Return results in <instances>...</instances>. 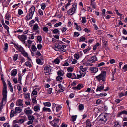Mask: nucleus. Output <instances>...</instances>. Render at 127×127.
Masks as SVG:
<instances>
[{
    "instance_id": "3c124183",
    "label": "nucleus",
    "mask_w": 127,
    "mask_h": 127,
    "mask_svg": "<svg viewBox=\"0 0 127 127\" xmlns=\"http://www.w3.org/2000/svg\"><path fill=\"white\" fill-rule=\"evenodd\" d=\"M25 120V119H22L18 120V124H21L24 123Z\"/></svg>"
},
{
    "instance_id": "f8f14e48",
    "label": "nucleus",
    "mask_w": 127,
    "mask_h": 127,
    "mask_svg": "<svg viewBox=\"0 0 127 127\" xmlns=\"http://www.w3.org/2000/svg\"><path fill=\"white\" fill-rule=\"evenodd\" d=\"M50 67V66L45 67L44 69V73L46 74V75H48L49 74L51 70Z\"/></svg>"
},
{
    "instance_id": "4468645a",
    "label": "nucleus",
    "mask_w": 127,
    "mask_h": 127,
    "mask_svg": "<svg viewBox=\"0 0 127 127\" xmlns=\"http://www.w3.org/2000/svg\"><path fill=\"white\" fill-rule=\"evenodd\" d=\"M61 45H60L59 43H55V46L54 49L56 51H58L61 50Z\"/></svg>"
},
{
    "instance_id": "412c9836",
    "label": "nucleus",
    "mask_w": 127,
    "mask_h": 127,
    "mask_svg": "<svg viewBox=\"0 0 127 127\" xmlns=\"http://www.w3.org/2000/svg\"><path fill=\"white\" fill-rule=\"evenodd\" d=\"M104 88V85H101L99 87L97 86V88L96 89V92L98 91H101V90H103Z\"/></svg>"
},
{
    "instance_id": "774afa93",
    "label": "nucleus",
    "mask_w": 127,
    "mask_h": 127,
    "mask_svg": "<svg viewBox=\"0 0 127 127\" xmlns=\"http://www.w3.org/2000/svg\"><path fill=\"white\" fill-rule=\"evenodd\" d=\"M67 70L68 72H71L73 71V68L71 67H68L67 69Z\"/></svg>"
},
{
    "instance_id": "c85d7f7f",
    "label": "nucleus",
    "mask_w": 127,
    "mask_h": 127,
    "mask_svg": "<svg viewBox=\"0 0 127 127\" xmlns=\"http://www.w3.org/2000/svg\"><path fill=\"white\" fill-rule=\"evenodd\" d=\"M34 110L35 111H37L40 110V106L38 105H37L34 107L33 108Z\"/></svg>"
},
{
    "instance_id": "2f4dec72",
    "label": "nucleus",
    "mask_w": 127,
    "mask_h": 127,
    "mask_svg": "<svg viewBox=\"0 0 127 127\" xmlns=\"http://www.w3.org/2000/svg\"><path fill=\"white\" fill-rule=\"evenodd\" d=\"M61 51L62 52H65V50L64 49V48H66V46L65 45H64L62 46L61 45Z\"/></svg>"
},
{
    "instance_id": "e433bc0d",
    "label": "nucleus",
    "mask_w": 127,
    "mask_h": 127,
    "mask_svg": "<svg viewBox=\"0 0 127 127\" xmlns=\"http://www.w3.org/2000/svg\"><path fill=\"white\" fill-rule=\"evenodd\" d=\"M36 61L38 64L42 65L43 64L41 60L39 59L38 58L36 59Z\"/></svg>"
},
{
    "instance_id": "e2e57ef3",
    "label": "nucleus",
    "mask_w": 127,
    "mask_h": 127,
    "mask_svg": "<svg viewBox=\"0 0 127 127\" xmlns=\"http://www.w3.org/2000/svg\"><path fill=\"white\" fill-rule=\"evenodd\" d=\"M57 80L58 81H59L62 80L63 78L60 76H58L56 78Z\"/></svg>"
},
{
    "instance_id": "052dcab7",
    "label": "nucleus",
    "mask_w": 127,
    "mask_h": 127,
    "mask_svg": "<svg viewBox=\"0 0 127 127\" xmlns=\"http://www.w3.org/2000/svg\"><path fill=\"white\" fill-rule=\"evenodd\" d=\"M74 57L77 59H78L79 57V54L78 53L75 54L74 55Z\"/></svg>"
},
{
    "instance_id": "79ce46f5",
    "label": "nucleus",
    "mask_w": 127,
    "mask_h": 127,
    "mask_svg": "<svg viewBox=\"0 0 127 127\" xmlns=\"http://www.w3.org/2000/svg\"><path fill=\"white\" fill-rule=\"evenodd\" d=\"M60 61V60H59L58 58H57L54 60V63L57 64H59Z\"/></svg>"
},
{
    "instance_id": "4c0bfd02",
    "label": "nucleus",
    "mask_w": 127,
    "mask_h": 127,
    "mask_svg": "<svg viewBox=\"0 0 127 127\" xmlns=\"http://www.w3.org/2000/svg\"><path fill=\"white\" fill-rule=\"evenodd\" d=\"M91 5L92 7L94 9H95L96 8V4L95 2H91Z\"/></svg>"
},
{
    "instance_id": "680f3d73",
    "label": "nucleus",
    "mask_w": 127,
    "mask_h": 127,
    "mask_svg": "<svg viewBox=\"0 0 127 127\" xmlns=\"http://www.w3.org/2000/svg\"><path fill=\"white\" fill-rule=\"evenodd\" d=\"M85 40V38L84 37H80V39L79 40V42L84 41Z\"/></svg>"
},
{
    "instance_id": "cd10ccee",
    "label": "nucleus",
    "mask_w": 127,
    "mask_h": 127,
    "mask_svg": "<svg viewBox=\"0 0 127 127\" xmlns=\"http://www.w3.org/2000/svg\"><path fill=\"white\" fill-rule=\"evenodd\" d=\"M122 114H125L127 115V111L123 110L121 112H119L118 114V115L119 116Z\"/></svg>"
},
{
    "instance_id": "2eb2a0df",
    "label": "nucleus",
    "mask_w": 127,
    "mask_h": 127,
    "mask_svg": "<svg viewBox=\"0 0 127 127\" xmlns=\"http://www.w3.org/2000/svg\"><path fill=\"white\" fill-rule=\"evenodd\" d=\"M83 87V85L82 84H79L77 86L73 87L72 89L75 90H80Z\"/></svg>"
},
{
    "instance_id": "9d476101",
    "label": "nucleus",
    "mask_w": 127,
    "mask_h": 127,
    "mask_svg": "<svg viewBox=\"0 0 127 127\" xmlns=\"http://www.w3.org/2000/svg\"><path fill=\"white\" fill-rule=\"evenodd\" d=\"M14 47L15 48L22 53L25 50L23 48L22 46L18 45L15 44L14 45Z\"/></svg>"
},
{
    "instance_id": "dca6fc26",
    "label": "nucleus",
    "mask_w": 127,
    "mask_h": 127,
    "mask_svg": "<svg viewBox=\"0 0 127 127\" xmlns=\"http://www.w3.org/2000/svg\"><path fill=\"white\" fill-rule=\"evenodd\" d=\"M86 126L85 127H91L92 126L91 124L89 119H87L86 122Z\"/></svg>"
},
{
    "instance_id": "de8ad7c7",
    "label": "nucleus",
    "mask_w": 127,
    "mask_h": 127,
    "mask_svg": "<svg viewBox=\"0 0 127 127\" xmlns=\"http://www.w3.org/2000/svg\"><path fill=\"white\" fill-rule=\"evenodd\" d=\"M32 102L35 104H36L37 103V101L36 99V98L35 97L32 98Z\"/></svg>"
},
{
    "instance_id": "20e7f679",
    "label": "nucleus",
    "mask_w": 127,
    "mask_h": 127,
    "mask_svg": "<svg viewBox=\"0 0 127 127\" xmlns=\"http://www.w3.org/2000/svg\"><path fill=\"white\" fill-rule=\"evenodd\" d=\"M2 96L3 98L2 99L1 103H0V112L1 111V109L3 108V106H4L6 102L7 96L5 95Z\"/></svg>"
},
{
    "instance_id": "bb28decb",
    "label": "nucleus",
    "mask_w": 127,
    "mask_h": 127,
    "mask_svg": "<svg viewBox=\"0 0 127 127\" xmlns=\"http://www.w3.org/2000/svg\"><path fill=\"white\" fill-rule=\"evenodd\" d=\"M33 29L34 31H36L39 29V27L37 23H35L34 24L33 27Z\"/></svg>"
},
{
    "instance_id": "a19ab883",
    "label": "nucleus",
    "mask_w": 127,
    "mask_h": 127,
    "mask_svg": "<svg viewBox=\"0 0 127 127\" xmlns=\"http://www.w3.org/2000/svg\"><path fill=\"white\" fill-rule=\"evenodd\" d=\"M28 118L29 120H32V121H33V120L35 119V117L33 115H30L29 116Z\"/></svg>"
},
{
    "instance_id": "a211bd4d",
    "label": "nucleus",
    "mask_w": 127,
    "mask_h": 127,
    "mask_svg": "<svg viewBox=\"0 0 127 127\" xmlns=\"http://www.w3.org/2000/svg\"><path fill=\"white\" fill-rule=\"evenodd\" d=\"M42 111L46 112H50L51 111V109L49 108L44 107L42 108Z\"/></svg>"
},
{
    "instance_id": "a18cd8bd",
    "label": "nucleus",
    "mask_w": 127,
    "mask_h": 127,
    "mask_svg": "<svg viewBox=\"0 0 127 127\" xmlns=\"http://www.w3.org/2000/svg\"><path fill=\"white\" fill-rule=\"evenodd\" d=\"M79 108L80 110H82L84 109V106L83 104H80L79 105Z\"/></svg>"
},
{
    "instance_id": "ea45409f",
    "label": "nucleus",
    "mask_w": 127,
    "mask_h": 127,
    "mask_svg": "<svg viewBox=\"0 0 127 127\" xmlns=\"http://www.w3.org/2000/svg\"><path fill=\"white\" fill-rule=\"evenodd\" d=\"M25 65L26 66L29 67H31L32 66L31 65L30 62H26L25 63Z\"/></svg>"
},
{
    "instance_id": "c03bdc74",
    "label": "nucleus",
    "mask_w": 127,
    "mask_h": 127,
    "mask_svg": "<svg viewBox=\"0 0 127 127\" xmlns=\"http://www.w3.org/2000/svg\"><path fill=\"white\" fill-rule=\"evenodd\" d=\"M61 105L57 106L56 108V110L57 112H58L61 108Z\"/></svg>"
},
{
    "instance_id": "f03ea898",
    "label": "nucleus",
    "mask_w": 127,
    "mask_h": 127,
    "mask_svg": "<svg viewBox=\"0 0 127 127\" xmlns=\"http://www.w3.org/2000/svg\"><path fill=\"white\" fill-rule=\"evenodd\" d=\"M49 123L53 127H59L61 122L59 119L55 118L53 121H50Z\"/></svg>"
},
{
    "instance_id": "0e129e2a",
    "label": "nucleus",
    "mask_w": 127,
    "mask_h": 127,
    "mask_svg": "<svg viewBox=\"0 0 127 127\" xmlns=\"http://www.w3.org/2000/svg\"><path fill=\"white\" fill-rule=\"evenodd\" d=\"M18 15H20L23 13V12L21 9H19L18 11Z\"/></svg>"
},
{
    "instance_id": "f257e3e1",
    "label": "nucleus",
    "mask_w": 127,
    "mask_h": 127,
    "mask_svg": "<svg viewBox=\"0 0 127 127\" xmlns=\"http://www.w3.org/2000/svg\"><path fill=\"white\" fill-rule=\"evenodd\" d=\"M106 72L105 71H103L101 72V73L99 75L96 76L95 78L98 81L101 80L105 82L106 80Z\"/></svg>"
},
{
    "instance_id": "5701e85b",
    "label": "nucleus",
    "mask_w": 127,
    "mask_h": 127,
    "mask_svg": "<svg viewBox=\"0 0 127 127\" xmlns=\"http://www.w3.org/2000/svg\"><path fill=\"white\" fill-rule=\"evenodd\" d=\"M21 111L22 109L20 107H16L15 109V111L16 113H19Z\"/></svg>"
},
{
    "instance_id": "1a4fd4ad",
    "label": "nucleus",
    "mask_w": 127,
    "mask_h": 127,
    "mask_svg": "<svg viewBox=\"0 0 127 127\" xmlns=\"http://www.w3.org/2000/svg\"><path fill=\"white\" fill-rule=\"evenodd\" d=\"M67 77L72 79L76 78V77L75 73H68L66 75Z\"/></svg>"
},
{
    "instance_id": "5fc2aeb1",
    "label": "nucleus",
    "mask_w": 127,
    "mask_h": 127,
    "mask_svg": "<svg viewBox=\"0 0 127 127\" xmlns=\"http://www.w3.org/2000/svg\"><path fill=\"white\" fill-rule=\"evenodd\" d=\"M37 40L39 41L40 43H41L42 38L41 36H38L37 37Z\"/></svg>"
},
{
    "instance_id": "f3484780",
    "label": "nucleus",
    "mask_w": 127,
    "mask_h": 127,
    "mask_svg": "<svg viewBox=\"0 0 127 127\" xmlns=\"http://www.w3.org/2000/svg\"><path fill=\"white\" fill-rule=\"evenodd\" d=\"M21 53L24 57L27 58L28 60L29 61H30L31 60V59L28 56L27 53V52H25V50Z\"/></svg>"
},
{
    "instance_id": "58836bf2",
    "label": "nucleus",
    "mask_w": 127,
    "mask_h": 127,
    "mask_svg": "<svg viewBox=\"0 0 127 127\" xmlns=\"http://www.w3.org/2000/svg\"><path fill=\"white\" fill-rule=\"evenodd\" d=\"M16 113L14 110H11L10 112V116L11 117H13L15 115H16Z\"/></svg>"
},
{
    "instance_id": "393cba45",
    "label": "nucleus",
    "mask_w": 127,
    "mask_h": 127,
    "mask_svg": "<svg viewBox=\"0 0 127 127\" xmlns=\"http://www.w3.org/2000/svg\"><path fill=\"white\" fill-rule=\"evenodd\" d=\"M92 72L95 73H96L98 71V69L97 68L94 67L92 68L91 69Z\"/></svg>"
},
{
    "instance_id": "864d4df0",
    "label": "nucleus",
    "mask_w": 127,
    "mask_h": 127,
    "mask_svg": "<svg viewBox=\"0 0 127 127\" xmlns=\"http://www.w3.org/2000/svg\"><path fill=\"white\" fill-rule=\"evenodd\" d=\"M53 32L54 34H57L58 33H59V31L57 29H54L53 31Z\"/></svg>"
},
{
    "instance_id": "c756f323",
    "label": "nucleus",
    "mask_w": 127,
    "mask_h": 127,
    "mask_svg": "<svg viewBox=\"0 0 127 127\" xmlns=\"http://www.w3.org/2000/svg\"><path fill=\"white\" fill-rule=\"evenodd\" d=\"M24 98L25 99H28L30 98V93H28L27 94L24 93Z\"/></svg>"
},
{
    "instance_id": "72a5a7b5",
    "label": "nucleus",
    "mask_w": 127,
    "mask_h": 127,
    "mask_svg": "<svg viewBox=\"0 0 127 127\" xmlns=\"http://www.w3.org/2000/svg\"><path fill=\"white\" fill-rule=\"evenodd\" d=\"M21 74H18V82L20 84H21Z\"/></svg>"
},
{
    "instance_id": "603ef678",
    "label": "nucleus",
    "mask_w": 127,
    "mask_h": 127,
    "mask_svg": "<svg viewBox=\"0 0 127 127\" xmlns=\"http://www.w3.org/2000/svg\"><path fill=\"white\" fill-rule=\"evenodd\" d=\"M31 48L32 50L33 51H35L37 50L36 47L34 45H32V46Z\"/></svg>"
},
{
    "instance_id": "69168bd1",
    "label": "nucleus",
    "mask_w": 127,
    "mask_h": 127,
    "mask_svg": "<svg viewBox=\"0 0 127 127\" xmlns=\"http://www.w3.org/2000/svg\"><path fill=\"white\" fill-rule=\"evenodd\" d=\"M62 24V23L61 22L56 23L54 25V26L55 27H58L60 26Z\"/></svg>"
},
{
    "instance_id": "13d9d810",
    "label": "nucleus",
    "mask_w": 127,
    "mask_h": 127,
    "mask_svg": "<svg viewBox=\"0 0 127 127\" xmlns=\"http://www.w3.org/2000/svg\"><path fill=\"white\" fill-rule=\"evenodd\" d=\"M43 30L44 31L46 32H47L49 30L48 28L45 26L43 27Z\"/></svg>"
},
{
    "instance_id": "6e6d98bb",
    "label": "nucleus",
    "mask_w": 127,
    "mask_h": 127,
    "mask_svg": "<svg viewBox=\"0 0 127 127\" xmlns=\"http://www.w3.org/2000/svg\"><path fill=\"white\" fill-rule=\"evenodd\" d=\"M77 117V115L73 116L72 117V120L73 122H74L76 120V118Z\"/></svg>"
},
{
    "instance_id": "7ed1b4c3",
    "label": "nucleus",
    "mask_w": 127,
    "mask_h": 127,
    "mask_svg": "<svg viewBox=\"0 0 127 127\" xmlns=\"http://www.w3.org/2000/svg\"><path fill=\"white\" fill-rule=\"evenodd\" d=\"M97 58L96 56H93L87 60L86 63L87 64H89V65L90 66H92L93 65L92 63L95 62V61H97Z\"/></svg>"
},
{
    "instance_id": "9b49d317",
    "label": "nucleus",
    "mask_w": 127,
    "mask_h": 127,
    "mask_svg": "<svg viewBox=\"0 0 127 127\" xmlns=\"http://www.w3.org/2000/svg\"><path fill=\"white\" fill-rule=\"evenodd\" d=\"M24 111L26 115H30L32 113V110L29 107L25 108L24 109Z\"/></svg>"
},
{
    "instance_id": "473e14b6",
    "label": "nucleus",
    "mask_w": 127,
    "mask_h": 127,
    "mask_svg": "<svg viewBox=\"0 0 127 127\" xmlns=\"http://www.w3.org/2000/svg\"><path fill=\"white\" fill-rule=\"evenodd\" d=\"M57 75L58 76H63L64 75V73L62 71L59 70L57 72Z\"/></svg>"
},
{
    "instance_id": "6e6552de",
    "label": "nucleus",
    "mask_w": 127,
    "mask_h": 127,
    "mask_svg": "<svg viewBox=\"0 0 127 127\" xmlns=\"http://www.w3.org/2000/svg\"><path fill=\"white\" fill-rule=\"evenodd\" d=\"M18 37L23 43H25V40H26L27 38V36L25 35H19Z\"/></svg>"
},
{
    "instance_id": "b1692460",
    "label": "nucleus",
    "mask_w": 127,
    "mask_h": 127,
    "mask_svg": "<svg viewBox=\"0 0 127 127\" xmlns=\"http://www.w3.org/2000/svg\"><path fill=\"white\" fill-rule=\"evenodd\" d=\"M43 104L45 106L50 107L51 106V104L50 102H43Z\"/></svg>"
},
{
    "instance_id": "4d7b16f0",
    "label": "nucleus",
    "mask_w": 127,
    "mask_h": 127,
    "mask_svg": "<svg viewBox=\"0 0 127 127\" xmlns=\"http://www.w3.org/2000/svg\"><path fill=\"white\" fill-rule=\"evenodd\" d=\"M123 69L124 71H127V64L125 65H124L123 68Z\"/></svg>"
},
{
    "instance_id": "6ab92c4d",
    "label": "nucleus",
    "mask_w": 127,
    "mask_h": 127,
    "mask_svg": "<svg viewBox=\"0 0 127 127\" xmlns=\"http://www.w3.org/2000/svg\"><path fill=\"white\" fill-rule=\"evenodd\" d=\"M17 70L15 69H14L11 72V76H15L17 74Z\"/></svg>"
},
{
    "instance_id": "a878e982",
    "label": "nucleus",
    "mask_w": 127,
    "mask_h": 127,
    "mask_svg": "<svg viewBox=\"0 0 127 127\" xmlns=\"http://www.w3.org/2000/svg\"><path fill=\"white\" fill-rule=\"evenodd\" d=\"M121 124L118 122H116L114 123V127H121Z\"/></svg>"
},
{
    "instance_id": "338daca9",
    "label": "nucleus",
    "mask_w": 127,
    "mask_h": 127,
    "mask_svg": "<svg viewBox=\"0 0 127 127\" xmlns=\"http://www.w3.org/2000/svg\"><path fill=\"white\" fill-rule=\"evenodd\" d=\"M30 37H29V39H33L34 38V35L33 34H30Z\"/></svg>"
},
{
    "instance_id": "4be33fe9",
    "label": "nucleus",
    "mask_w": 127,
    "mask_h": 127,
    "mask_svg": "<svg viewBox=\"0 0 127 127\" xmlns=\"http://www.w3.org/2000/svg\"><path fill=\"white\" fill-rule=\"evenodd\" d=\"M32 17L33 16H32L30 14H27L25 18V19L26 21H28L30 19H32Z\"/></svg>"
},
{
    "instance_id": "0eeeda50",
    "label": "nucleus",
    "mask_w": 127,
    "mask_h": 127,
    "mask_svg": "<svg viewBox=\"0 0 127 127\" xmlns=\"http://www.w3.org/2000/svg\"><path fill=\"white\" fill-rule=\"evenodd\" d=\"M3 83L4 87L2 91V95L7 96V92L6 84L5 82H3Z\"/></svg>"
},
{
    "instance_id": "c9c22d12",
    "label": "nucleus",
    "mask_w": 127,
    "mask_h": 127,
    "mask_svg": "<svg viewBox=\"0 0 127 127\" xmlns=\"http://www.w3.org/2000/svg\"><path fill=\"white\" fill-rule=\"evenodd\" d=\"M18 57V54H15L13 57V60L15 61L17 60Z\"/></svg>"
},
{
    "instance_id": "37998d69",
    "label": "nucleus",
    "mask_w": 127,
    "mask_h": 127,
    "mask_svg": "<svg viewBox=\"0 0 127 127\" xmlns=\"http://www.w3.org/2000/svg\"><path fill=\"white\" fill-rule=\"evenodd\" d=\"M38 12L39 15L41 16H42L43 14V11L41 9H39L38 10Z\"/></svg>"
},
{
    "instance_id": "7c9ffc66",
    "label": "nucleus",
    "mask_w": 127,
    "mask_h": 127,
    "mask_svg": "<svg viewBox=\"0 0 127 127\" xmlns=\"http://www.w3.org/2000/svg\"><path fill=\"white\" fill-rule=\"evenodd\" d=\"M41 8L43 10L45 9L46 7V4L45 3H42L40 4Z\"/></svg>"
},
{
    "instance_id": "09e8293b",
    "label": "nucleus",
    "mask_w": 127,
    "mask_h": 127,
    "mask_svg": "<svg viewBox=\"0 0 127 127\" xmlns=\"http://www.w3.org/2000/svg\"><path fill=\"white\" fill-rule=\"evenodd\" d=\"M52 89L51 88L48 89L47 91V93L48 94H50L52 93Z\"/></svg>"
},
{
    "instance_id": "aec40b11",
    "label": "nucleus",
    "mask_w": 127,
    "mask_h": 127,
    "mask_svg": "<svg viewBox=\"0 0 127 127\" xmlns=\"http://www.w3.org/2000/svg\"><path fill=\"white\" fill-rule=\"evenodd\" d=\"M80 68L81 70V71H79L80 74L81 73H82L83 72H85L87 69L86 68L83 67L82 66H80Z\"/></svg>"
},
{
    "instance_id": "ddd939ff",
    "label": "nucleus",
    "mask_w": 127,
    "mask_h": 127,
    "mask_svg": "<svg viewBox=\"0 0 127 127\" xmlns=\"http://www.w3.org/2000/svg\"><path fill=\"white\" fill-rule=\"evenodd\" d=\"M35 10V7L34 6H33L31 7L29 9V12L30 14L32 16L34 13Z\"/></svg>"
},
{
    "instance_id": "49530a36",
    "label": "nucleus",
    "mask_w": 127,
    "mask_h": 127,
    "mask_svg": "<svg viewBox=\"0 0 127 127\" xmlns=\"http://www.w3.org/2000/svg\"><path fill=\"white\" fill-rule=\"evenodd\" d=\"M58 87L59 88L61 89V92H63L64 91V87L61 84H59L58 85Z\"/></svg>"
},
{
    "instance_id": "39448f33",
    "label": "nucleus",
    "mask_w": 127,
    "mask_h": 127,
    "mask_svg": "<svg viewBox=\"0 0 127 127\" xmlns=\"http://www.w3.org/2000/svg\"><path fill=\"white\" fill-rule=\"evenodd\" d=\"M73 7L69 10L67 12V13L69 15H72L73 14L75 11L76 9V5L73 4L72 5Z\"/></svg>"
},
{
    "instance_id": "423d86ee",
    "label": "nucleus",
    "mask_w": 127,
    "mask_h": 127,
    "mask_svg": "<svg viewBox=\"0 0 127 127\" xmlns=\"http://www.w3.org/2000/svg\"><path fill=\"white\" fill-rule=\"evenodd\" d=\"M98 119L99 120V121H101V122L102 123H105L107 120L106 116L104 114L100 115L98 117Z\"/></svg>"
},
{
    "instance_id": "bf43d9fd",
    "label": "nucleus",
    "mask_w": 127,
    "mask_h": 127,
    "mask_svg": "<svg viewBox=\"0 0 127 127\" xmlns=\"http://www.w3.org/2000/svg\"><path fill=\"white\" fill-rule=\"evenodd\" d=\"M105 64V63L103 62H101L98 63L97 64V66L98 67H100L104 65Z\"/></svg>"
},
{
    "instance_id": "8fccbe9b",
    "label": "nucleus",
    "mask_w": 127,
    "mask_h": 127,
    "mask_svg": "<svg viewBox=\"0 0 127 127\" xmlns=\"http://www.w3.org/2000/svg\"><path fill=\"white\" fill-rule=\"evenodd\" d=\"M10 15L9 13L6 14L5 16V18L8 20H10Z\"/></svg>"
},
{
    "instance_id": "f704fd0d",
    "label": "nucleus",
    "mask_w": 127,
    "mask_h": 127,
    "mask_svg": "<svg viewBox=\"0 0 127 127\" xmlns=\"http://www.w3.org/2000/svg\"><path fill=\"white\" fill-rule=\"evenodd\" d=\"M38 89L37 88H35L33 91L32 94L34 95H36L37 94V92L36 91Z\"/></svg>"
}]
</instances>
